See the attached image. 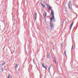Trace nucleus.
Wrapping results in <instances>:
<instances>
[{"label":"nucleus","mask_w":78,"mask_h":78,"mask_svg":"<svg viewBox=\"0 0 78 78\" xmlns=\"http://www.w3.org/2000/svg\"><path fill=\"white\" fill-rule=\"evenodd\" d=\"M51 14L52 16V17L50 18V20L51 21V20H52L53 19H55V16H54V14H53V12H54V11H53V10L52 9L51 10Z\"/></svg>","instance_id":"nucleus-1"},{"label":"nucleus","mask_w":78,"mask_h":78,"mask_svg":"<svg viewBox=\"0 0 78 78\" xmlns=\"http://www.w3.org/2000/svg\"><path fill=\"white\" fill-rule=\"evenodd\" d=\"M51 21H52V20H51V23H50L51 27V29H52V28L53 27V24H52L53 22H52Z\"/></svg>","instance_id":"nucleus-2"},{"label":"nucleus","mask_w":78,"mask_h":78,"mask_svg":"<svg viewBox=\"0 0 78 78\" xmlns=\"http://www.w3.org/2000/svg\"><path fill=\"white\" fill-rule=\"evenodd\" d=\"M68 7L69 9H71L70 7V6L71 5V2L69 1V2L68 3Z\"/></svg>","instance_id":"nucleus-3"},{"label":"nucleus","mask_w":78,"mask_h":78,"mask_svg":"<svg viewBox=\"0 0 78 78\" xmlns=\"http://www.w3.org/2000/svg\"><path fill=\"white\" fill-rule=\"evenodd\" d=\"M18 66H19V64H16L15 65V70H17V69L18 68Z\"/></svg>","instance_id":"nucleus-4"},{"label":"nucleus","mask_w":78,"mask_h":78,"mask_svg":"<svg viewBox=\"0 0 78 78\" xmlns=\"http://www.w3.org/2000/svg\"><path fill=\"white\" fill-rule=\"evenodd\" d=\"M34 17L35 18V20H36L37 17V13H35V14H34Z\"/></svg>","instance_id":"nucleus-5"},{"label":"nucleus","mask_w":78,"mask_h":78,"mask_svg":"<svg viewBox=\"0 0 78 78\" xmlns=\"http://www.w3.org/2000/svg\"><path fill=\"white\" fill-rule=\"evenodd\" d=\"M73 22H72L70 26V30H71L72 27H73Z\"/></svg>","instance_id":"nucleus-6"},{"label":"nucleus","mask_w":78,"mask_h":78,"mask_svg":"<svg viewBox=\"0 0 78 78\" xmlns=\"http://www.w3.org/2000/svg\"><path fill=\"white\" fill-rule=\"evenodd\" d=\"M41 65L42 66V67L44 68L45 66H44V63H42Z\"/></svg>","instance_id":"nucleus-7"},{"label":"nucleus","mask_w":78,"mask_h":78,"mask_svg":"<svg viewBox=\"0 0 78 78\" xmlns=\"http://www.w3.org/2000/svg\"><path fill=\"white\" fill-rule=\"evenodd\" d=\"M48 9H49V10H52L53 9H51V7L50 6H48Z\"/></svg>","instance_id":"nucleus-8"},{"label":"nucleus","mask_w":78,"mask_h":78,"mask_svg":"<svg viewBox=\"0 0 78 78\" xmlns=\"http://www.w3.org/2000/svg\"><path fill=\"white\" fill-rule=\"evenodd\" d=\"M41 6H42V7H43V8H45V6L44 5V4L41 3Z\"/></svg>","instance_id":"nucleus-9"},{"label":"nucleus","mask_w":78,"mask_h":78,"mask_svg":"<svg viewBox=\"0 0 78 78\" xmlns=\"http://www.w3.org/2000/svg\"><path fill=\"white\" fill-rule=\"evenodd\" d=\"M54 60L55 61V64H56V58L54 57Z\"/></svg>","instance_id":"nucleus-10"},{"label":"nucleus","mask_w":78,"mask_h":78,"mask_svg":"<svg viewBox=\"0 0 78 78\" xmlns=\"http://www.w3.org/2000/svg\"><path fill=\"white\" fill-rule=\"evenodd\" d=\"M43 15H44V18H45V16H47V14H43Z\"/></svg>","instance_id":"nucleus-11"},{"label":"nucleus","mask_w":78,"mask_h":78,"mask_svg":"<svg viewBox=\"0 0 78 78\" xmlns=\"http://www.w3.org/2000/svg\"><path fill=\"white\" fill-rule=\"evenodd\" d=\"M5 62H4V63H3L2 64V66H4V65H5Z\"/></svg>","instance_id":"nucleus-12"},{"label":"nucleus","mask_w":78,"mask_h":78,"mask_svg":"<svg viewBox=\"0 0 78 78\" xmlns=\"http://www.w3.org/2000/svg\"><path fill=\"white\" fill-rule=\"evenodd\" d=\"M73 44L72 45V47L71 48V50H73Z\"/></svg>","instance_id":"nucleus-13"},{"label":"nucleus","mask_w":78,"mask_h":78,"mask_svg":"<svg viewBox=\"0 0 78 78\" xmlns=\"http://www.w3.org/2000/svg\"><path fill=\"white\" fill-rule=\"evenodd\" d=\"M10 78V74H9L8 76V78Z\"/></svg>","instance_id":"nucleus-14"},{"label":"nucleus","mask_w":78,"mask_h":78,"mask_svg":"<svg viewBox=\"0 0 78 78\" xmlns=\"http://www.w3.org/2000/svg\"><path fill=\"white\" fill-rule=\"evenodd\" d=\"M47 57H48V58H49V57H50V55H48V54L47 55Z\"/></svg>","instance_id":"nucleus-15"},{"label":"nucleus","mask_w":78,"mask_h":78,"mask_svg":"<svg viewBox=\"0 0 78 78\" xmlns=\"http://www.w3.org/2000/svg\"><path fill=\"white\" fill-rule=\"evenodd\" d=\"M64 53L65 56H66V51H64Z\"/></svg>","instance_id":"nucleus-16"},{"label":"nucleus","mask_w":78,"mask_h":78,"mask_svg":"<svg viewBox=\"0 0 78 78\" xmlns=\"http://www.w3.org/2000/svg\"><path fill=\"white\" fill-rule=\"evenodd\" d=\"M46 6H47L48 8V6H49L48 5V4H46Z\"/></svg>","instance_id":"nucleus-17"},{"label":"nucleus","mask_w":78,"mask_h":78,"mask_svg":"<svg viewBox=\"0 0 78 78\" xmlns=\"http://www.w3.org/2000/svg\"><path fill=\"white\" fill-rule=\"evenodd\" d=\"M44 68H45L46 70H47V67H46L45 66Z\"/></svg>","instance_id":"nucleus-18"},{"label":"nucleus","mask_w":78,"mask_h":78,"mask_svg":"<svg viewBox=\"0 0 78 78\" xmlns=\"http://www.w3.org/2000/svg\"><path fill=\"white\" fill-rule=\"evenodd\" d=\"M1 70H2V72H3V69H2Z\"/></svg>","instance_id":"nucleus-19"},{"label":"nucleus","mask_w":78,"mask_h":78,"mask_svg":"<svg viewBox=\"0 0 78 78\" xmlns=\"http://www.w3.org/2000/svg\"><path fill=\"white\" fill-rule=\"evenodd\" d=\"M33 61H34V58L33 59Z\"/></svg>","instance_id":"nucleus-20"},{"label":"nucleus","mask_w":78,"mask_h":78,"mask_svg":"<svg viewBox=\"0 0 78 78\" xmlns=\"http://www.w3.org/2000/svg\"><path fill=\"white\" fill-rule=\"evenodd\" d=\"M50 68H49L48 69L49 70H50Z\"/></svg>","instance_id":"nucleus-21"},{"label":"nucleus","mask_w":78,"mask_h":78,"mask_svg":"<svg viewBox=\"0 0 78 78\" xmlns=\"http://www.w3.org/2000/svg\"><path fill=\"white\" fill-rule=\"evenodd\" d=\"M51 67V66H49V68H50V67Z\"/></svg>","instance_id":"nucleus-22"},{"label":"nucleus","mask_w":78,"mask_h":78,"mask_svg":"<svg viewBox=\"0 0 78 78\" xmlns=\"http://www.w3.org/2000/svg\"><path fill=\"white\" fill-rule=\"evenodd\" d=\"M61 46H62V44H61Z\"/></svg>","instance_id":"nucleus-23"},{"label":"nucleus","mask_w":78,"mask_h":78,"mask_svg":"<svg viewBox=\"0 0 78 78\" xmlns=\"http://www.w3.org/2000/svg\"><path fill=\"white\" fill-rule=\"evenodd\" d=\"M34 64H35V62H34Z\"/></svg>","instance_id":"nucleus-24"},{"label":"nucleus","mask_w":78,"mask_h":78,"mask_svg":"<svg viewBox=\"0 0 78 78\" xmlns=\"http://www.w3.org/2000/svg\"><path fill=\"white\" fill-rule=\"evenodd\" d=\"M53 50H54L55 49H54V48H53Z\"/></svg>","instance_id":"nucleus-25"},{"label":"nucleus","mask_w":78,"mask_h":78,"mask_svg":"<svg viewBox=\"0 0 78 78\" xmlns=\"http://www.w3.org/2000/svg\"><path fill=\"white\" fill-rule=\"evenodd\" d=\"M75 14H77L76 13H75Z\"/></svg>","instance_id":"nucleus-26"}]
</instances>
